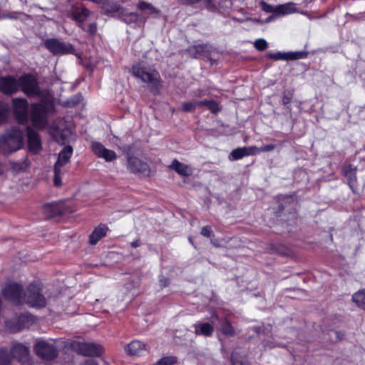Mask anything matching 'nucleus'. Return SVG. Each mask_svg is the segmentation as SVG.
<instances>
[{"instance_id":"a878e982","label":"nucleus","mask_w":365,"mask_h":365,"mask_svg":"<svg viewBox=\"0 0 365 365\" xmlns=\"http://www.w3.org/2000/svg\"><path fill=\"white\" fill-rule=\"evenodd\" d=\"M138 8L146 14H158L159 11L150 4L145 1H140Z\"/></svg>"},{"instance_id":"09e8293b","label":"nucleus","mask_w":365,"mask_h":365,"mask_svg":"<svg viewBox=\"0 0 365 365\" xmlns=\"http://www.w3.org/2000/svg\"><path fill=\"white\" fill-rule=\"evenodd\" d=\"M208 100L205 101H196L197 108H200L202 106H207Z\"/></svg>"},{"instance_id":"2eb2a0df","label":"nucleus","mask_w":365,"mask_h":365,"mask_svg":"<svg viewBox=\"0 0 365 365\" xmlns=\"http://www.w3.org/2000/svg\"><path fill=\"white\" fill-rule=\"evenodd\" d=\"M125 352L130 356H140L148 351V348L143 342L134 340L125 346Z\"/></svg>"},{"instance_id":"9d476101","label":"nucleus","mask_w":365,"mask_h":365,"mask_svg":"<svg viewBox=\"0 0 365 365\" xmlns=\"http://www.w3.org/2000/svg\"><path fill=\"white\" fill-rule=\"evenodd\" d=\"M128 167L131 172L144 176H148L150 172L146 163L135 157L128 158Z\"/></svg>"},{"instance_id":"423d86ee","label":"nucleus","mask_w":365,"mask_h":365,"mask_svg":"<svg viewBox=\"0 0 365 365\" xmlns=\"http://www.w3.org/2000/svg\"><path fill=\"white\" fill-rule=\"evenodd\" d=\"M72 349L77 353L83 356H100L103 349L100 344L84 341H73L71 344Z\"/></svg>"},{"instance_id":"a19ab883","label":"nucleus","mask_w":365,"mask_h":365,"mask_svg":"<svg viewBox=\"0 0 365 365\" xmlns=\"http://www.w3.org/2000/svg\"><path fill=\"white\" fill-rule=\"evenodd\" d=\"M246 151L247 153V156L254 155L261 153L259 151V148L256 146L246 147Z\"/></svg>"},{"instance_id":"c85d7f7f","label":"nucleus","mask_w":365,"mask_h":365,"mask_svg":"<svg viewBox=\"0 0 365 365\" xmlns=\"http://www.w3.org/2000/svg\"><path fill=\"white\" fill-rule=\"evenodd\" d=\"M207 49V46L204 45H197L195 46L190 49V52L191 53H194L195 57H199L202 56L205 50Z\"/></svg>"},{"instance_id":"3c124183","label":"nucleus","mask_w":365,"mask_h":365,"mask_svg":"<svg viewBox=\"0 0 365 365\" xmlns=\"http://www.w3.org/2000/svg\"><path fill=\"white\" fill-rule=\"evenodd\" d=\"M80 365H98V364L93 360H86V361L81 364Z\"/></svg>"},{"instance_id":"4be33fe9","label":"nucleus","mask_w":365,"mask_h":365,"mask_svg":"<svg viewBox=\"0 0 365 365\" xmlns=\"http://www.w3.org/2000/svg\"><path fill=\"white\" fill-rule=\"evenodd\" d=\"M108 228L106 225H99L92 232L89 237L90 243L92 245L96 244L102 237H103Z\"/></svg>"},{"instance_id":"37998d69","label":"nucleus","mask_w":365,"mask_h":365,"mask_svg":"<svg viewBox=\"0 0 365 365\" xmlns=\"http://www.w3.org/2000/svg\"><path fill=\"white\" fill-rule=\"evenodd\" d=\"M274 148H275L274 145L269 144V145H266L260 147L259 151L260 152H269V151L273 150Z\"/></svg>"},{"instance_id":"5fc2aeb1","label":"nucleus","mask_w":365,"mask_h":365,"mask_svg":"<svg viewBox=\"0 0 365 365\" xmlns=\"http://www.w3.org/2000/svg\"><path fill=\"white\" fill-rule=\"evenodd\" d=\"M277 16H274V14H272V16H270L269 17H268L267 19H266V22H269L271 21H273L275 18H277Z\"/></svg>"},{"instance_id":"f257e3e1","label":"nucleus","mask_w":365,"mask_h":365,"mask_svg":"<svg viewBox=\"0 0 365 365\" xmlns=\"http://www.w3.org/2000/svg\"><path fill=\"white\" fill-rule=\"evenodd\" d=\"M19 83L28 96L40 97L41 102L31 106V118L35 127L44 128L48 123V115L54 111L52 95L48 91L40 92L36 78L31 75L21 77Z\"/></svg>"},{"instance_id":"79ce46f5","label":"nucleus","mask_w":365,"mask_h":365,"mask_svg":"<svg viewBox=\"0 0 365 365\" xmlns=\"http://www.w3.org/2000/svg\"><path fill=\"white\" fill-rule=\"evenodd\" d=\"M292 99V93L290 92H284L283 94L282 101L284 104H288Z\"/></svg>"},{"instance_id":"39448f33","label":"nucleus","mask_w":365,"mask_h":365,"mask_svg":"<svg viewBox=\"0 0 365 365\" xmlns=\"http://www.w3.org/2000/svg\"><path fill=\"white\" fill-rule=\"evenodd\" d=\"M23 302L34 307H43L46 305L44 297L41 294L40 288L36 284L29 286L24 293Z\"/></svg>"},{"instance_id":"0eeeda50","label":"nucleus","mask_w":365,"mask_h":365,"mask_svg":"<svg viewBox=\"0 0 365 365\" xmlns=\"http://www.w3.org/2000/svg\"><path fill=\"white\" fill-rule=\"evenodd\" d=\"M4 297L16 304L23 303L24 294L22 287L17 283H9L2 289Z\"/></svg>"},{"instance_id":"473e14b6","label":"nucleus","mask_w":365,"mask_h":365,"mask_svg":"<svg viewBox=\"0 0 365 365\" xmlns=\"http://www.w3.org/2000/svg\"><path fill=\"white\" fill-rule=\"evenodd\" d=\"M344 174L348 179L349 185L351 187L352 184L356 181L354 170L350 168L349 169L345 170Z\"/></svg>"},{"instance_id":"aec40b11","label":"nucleus","mask_w":365,"mask_h":365,"mask_svg":"<svg viewBox=\"0 0 365 365\" xmlns=\"http://www.w3.org/2000/svg\"><path fill=\"white\" fill-rule=\"evenodd\" d=\"M51 135L53 136L55 140L61 144L66 143L68 138L71 135V131L69 129L63 130L59 127H57L56 129H52L51 130Z\"/></svg>"},{"instance_id":"20e7f679","label":"nucleus","mask_w":365,"mask_h":365,"mask_svg":"<svg viewBox=\"0 0 365 365\" xmlns=\"http://www.w3.org/2000/svg\"><path fill=\"white\" fill-rule=\"evenodd\" d=\"M34 349L38 356L46 360H52L58 355L57 348L53 340H38Z\"/></svg>"},{"instance_id":"de8ad7c7","label":"nucleus","mask_w":365,"mask_h":365,"mask_svg":"<svg viewBox=\"0 0 365 365\" xmlns=\"http://www.w3.org/2000/svg\"><path fill=\"white\" fill-rule=\"evenodd\" d=\"M104 9L107 12L111 13V12L118 11L119 10V6L118 4H114L113 6H111L110 9H108L106 7V6H105Z\"/></svg>"},{"instance_id":"a18cd8bd","label":"nucleus","mask_w":365,"mask_h":365,"mask_svg":"<svg viewBox=\"0 0 365 365\" xmlns=\"http://www.w3.org/2000/svg\"><path fill=\"white\" fill-rule=\"evenodd\" d=\"M179 2L183 4H186V5H192V4H197L198 2H200L201 0H178Z\"/></svg>"},{"instance_id":"ea45409f","label":"nucleus","mask_w":365,"mask_h":365,"mask_svg":"<svg viewBox=\"0 0 365 365\" xmlns=\"http://www.w3.org/2000/svg\"><path fill=\"white\" fill-rule=\"evenodd\" d=\"M207 108L212 113H217L219 110L218 104L214 101H209Z\"/></svg>"},{"instance_id":"58836bf2","label":"nucleus","mask_w":365,"mask_h":365,"mask_svg":"<svg viewBox=\"0 0 365 365\" xmlns=\"http://www.w3.org/2000/svg\"><path fill=\"white\" fill-rule=\"evenodd\" d=\"M197 108L196 101L195 102H187L184 103L182 105V109L185 111H192Z\"/></svg>"},{"instance_id":"1a4fd4ad","label":"nucleus","mask_w":365,"mask_h":365,"mask_svg":"<svg viewBox=\"0 0 365 365\" xmlns=\"http://www.w3.org/2000/svg\"><path fill=\"white\" fill-rule=\"evenodd\" d=\"M13 108L18 122L24 123L27 121L28 103L25 99L14 98L13 100Z\"/></svg>"},{"instance_id":"864d4df0","label":"nucleus","mask_w":365,"mask_h":365,"mask_svg":"<svg viewBox=\"0 0 365 365\" xmlns=\"http://www.w3.org/2000/svg\"><path fill=\"white\" fill-rule=\"evenodd\" d=\"M6 118L5 110L0 109V123L2 122Z\"/></svg>"},{"instance_id":"8fccbe9b","label":"nucleus","mask_w":365,"mask_h":365,"mask_svg":"<svg viewBox=\"0 0 365 365\" xmlns=\"http://www.w3.org/2000/svg\"><path fill=\"white\" fill-rule=\"evenodd\" d=\"M96 31V25L95 24H91L88 26V32L90 34H94Z\"/></svg>"},{"instance_id":"b1692460","label":"nucleus","mask_w":365,"mask_h":365,"mask_svg":"<svg viewBox=\"0 0 365 365\" xmlns=\"http://www.w3.org/2000/svg\"><path fill=\"white\" fill-rule=\"evenodd\" d=\"M351 299L358 307L365 311V289L354 293Z\"/></svg>"},{"instance_id":"4468645a","label":"nucleus","mask_w":365,"mask_h":365,"mask_svg":"<svg viewBox=\"0 0 365 365\" xmlns=\"http://www.w3.org/2000/svg\"><path fill=\"white\" fill-rule=\"evenodd\" d=\"M28 148L33 153H38L41 151V140L39 135L31 128H27Z\"/></svg>"},{"instance_id":"c756f323","label":"nucleus","mask_w":365,"mask_h":365,"mask_svg":"<svg viewBox=\"0 0 365 365\" xmlns=\"http://www.w3.org/2000/svg\"><path fill=\"white\" fill-rule=\"evenodd\" d=\"M177 359L175 356H165L158 361V365H173L176 362Z\"/></svg>"},{"instance_id":"cd10ccee","label":"nucleus","mask_w":365,"mask_h":365,"mask_svg":"<svg viewBox=\"0 0 365 365\" xmlns=\"http://www.w3.org/2000/svg\"><path fill=\"white\" fill-rule=\"evenodd\" d=\"M222 331L228 336H234L235 330L230 322L227 319H224L221 324Z\"/></svg>"},{"instance_id":"ddd939ff","label":"nucleus","mask_w":365,"mask_h":365,"mask_svg":"<svg viewBox=\"0 0 365 365\" xmlns=\"http://www.w3.org/2000/svg\"><path fill=\"white\" fill-rule=\"evenodd\" d=\"M19 83L11 76L0 78V91L5 94H12L19 89Z\"/></svg>"},{"instance_id":"c9c22d12","label":"nucleus","mask_w":365,"mask_h":365,"mask_svg":"<svg viewBox=\"0 0 365 365\" xmlns=\"http://www.w3.org/2000/svg\"><path fill=\"white\" fill-rule=\"evenodd\" d=\"M63 173L62 170H55L54 169V178H53V183L56 186L59 187L61 185V176Z\"/></svg>"},{"instance_id":"c03bdc74","label":"nucleus","mask_w":365,"mask_h":365,"mask_svg":"<svg viewBox=\"0 0 365 365\" xmlns=\"http://www.w3.org/2000/svg\"><path fill=\"white\" fill-rule=\"evenodd\" d=\"M211 234V227L209 226H205L201 230V235L205 237H210Z\"/></svg>"},{"instance_id":"9b49d317","label":"nucleus","mask_w":365,"mask_h":365,"mask_svg":"<svg viewBox=\"0 0 365 365\" xmlns=\"http://www.w3.org/2000/svg\"><path fill=\"white\" fill-rule=\"evenodd\" d=\"M92 150L98 158H103L107 162L113 161L117 158V155L113 150L107 149L98 142L93 143Z\"/></svg>"},{"instance_id":"2f4dec72","label":"nucleus","mask_w":365,"mask_h":365,"mask_svg":"<svg viewBox=\"0 0 365 365\" xmlns=\"http://www.w3.org/2000/svg\"><path fill=\"white\" fill-rule=\"evenodd\" d=\"M11 361V357L4 349L0 350V365H7Z\"/></svg>"},{"instance_id":"6e6552de","label":"nucleus","mask_w":365,"mask_h":365,"mask_svg":"<svg viewBox=\"0 0 365 365\" xmlns=\"http://www.w3.org/2000/svg\"><path fill=\"white\" fill-rule=\"evenodd\" d=\"M45 46L54 55L74 53V48L71 43L62 42L57 39H48L45 42Z\"/></svg>"},{"instance_id":"bb28decb","label":"nucleus","mask_w":365,"mask_h":365,"mask_svg":"<svg viewBox=\"0 0 365 365\" xmlns=\"http://www.w3.org/2000/svg\"><path fill=\"white\" fill-rule=\"evenodd\" d=\"M29 164L27 160L24 159L21 161L18 162H12L11 163V169L16 173L21 172L26 170Z\"/></svg>"},{"instance_id":"6ab92c4d","label":"nucleus","mask_w":365,"mask_h":365,"mask_svg":"<svg viewBox=\"0 0 365 365\" xmlns=\"http://www.w3.org/2000/svg\"><path fill=\"white\" fill-rule=\"evenodd\" d=\"M196 335H203L205 336H211L214 331V327L208 322H198L193 325Z\"/></svg>"},{"instance_id":"72a5a7b5","label":"nucleus","mask_w":365,"mask_h":365,"mask_svg":"<svg viewBox=\"0 0 365 365\" xmlns=\"http://www.w3.org/2000/svg\"><path fill=\"white\" fill-rule=\"evenodd\" d=\"M237 352L234 351L232 355V365H249L245 359L239 360L237 359Z\"/></svg>"},{"instance_id":"412c9836","label":"nucleus","mask_w":365,"mask_h":365,"mask_svg":"<svg viewBox=\"0 0 365 365\" xmlns=\"http://www.w3.org/2000/svg\"><path fill=\"white\" fill-rule=\"evenodd\" d=\"M170 168L182 176H190L192 174V168L187 165L183 164L177 160H174Z\"/></svg>"},{"instance_id":"603ef678","label":"nucleus","mask_w":365,"mask_h":365,"mask_svg":"<svg viewBox=\"0 0 365 365\" xmlns=\"http://www.w3.org/2000/svg\"><path fill=\"white\" fill-rule=\"evenodd\" d=\"M140 241L139 240H136L131 242L130 245L133 248L138 247L140 245Z\"/></svg>"},{"instance_id":"49530a36","label":"nucleus","mask_w":365,"mask_h":365,"mask_svg":"<svg viewBox=\"0 0 365 365\" xmlns=\"http://www.w3.org/2000/svg\"><path fill=\"white\" fill-rule=\"evenodd\" d=\"M53 207H54V205L53 204H48V205L44 206V210L46 212L48 210H51V215L57 214L58 212H57V210H54Z\"/></svg>"},{"instance_id":"7c9ffc66","label":"nucleus","mask_w":365,"mask_h":365,"mask_svg":"<svg viewBox=\"0 0 365 365\" xmlns=\"http://www.w3.org/2000/svg\"><path fill=\"white\" fill-rule=\"evenodd\" d=\"M261 9L266 13H272L276 16L277 14V6H272L267 4L264 1L260 2Z\"/></svg>"},{"instance_id":"f8f14e48","label":"nucleus","mask_w":365,"mask_h":365,"mask_svg":"<svg viewBox=\"0 0 365 365\" xmlns=\"http://www.w3.org/2000/svg\"><path fill=\"white\" fill-rule=\"evenodd\" d=\"M34 322V318L31 314H24L19 316L17 322L14 324H11L10 322L6 321V327L11 331H17L21 329L29 327Z\"/></svg>"},{"instance_id":"a211bd4d","label":"nucleus","mask_w":365,"mask_h":365,"mask_svg":"<svg viewBox=\"0 0 365 365\" xmlns=\"http://www.w3.org/2000/svg\"><path fill=\"white\" fill-rule=\"evenodd\" d=\"M11 354L19 361H25L28 359L29 351L27 346L21 344H16L12 346Z\"/></svg>"},{"instance_id":"e433bc0d","label":"nucleus","mask_w":365,"mask_h":365,"mask_svg":"<svg viewBox=\"0 0 365 365\" xmlns=\"http://www.w3.org/2000/svg\"><path fill=\"white\" fill-rule=\"evenodd\" d=\"M88 14H89L88 10H87L85 8H82L81 9V11L78 12L76 15L75 18H76V21H83L84 20V19L88 16Z\"/></svg>"},{"instance_id":"f3484780","label":"nucleus","mask_w":365,"mask_h":365,"mask_svg":"<svg viewBox=\"0 0 365 365\" xmlns=\"http://www.w3.org/2000/svg\"><path fill=\"white\" fill-rule=\"evenodd\" d=\"M267 56L269 58L279 60H296L302 58L303 54L300 52H276L268 53Z\"/></svg>"},{"instance_id":"4d7b16f0","label":"nucleus","mask_w":365,"mask_h":365,"mask_svg":"<svg viewBox=\"0 0 365 365\" xmlns=\"http://www.w3.org/2000/svg\"><path fill=\"white\" fill-rule=\"evenodd\" d=\"M208 5L210 6H212V4L210 1H208Z\"/></svg>"},{"instance_id":"4c0bfd02","label":"nucleus","mask_w":365,"mask_h":365,"mask_svg":"<svg viewBox=\"0 0 365 365\" xmlns=\"http://www.w3.org/2000/svg\"><path fill=\"white\" fill-rule=\"evenodd\" d=\"M140 19L138 14L135 13H130L129 14L126 15L124 18V21L127 24H131L133 22H137Z\"/></svg>"},{"instance_id":"5701e85b","label":"nucleus","mask_w":365,"mask_h":365,"mask_svg":"<svg viewBox=\"0 0 365 365\" xmlns=\"http://www.w3.org/2000/svg\"><path fill=\"white\" fill-rule=\"evenodd\" d=\"M295 12H297V9L294 4L293 3H287L277 6L276 16L289 15Z\"/></svg>"},{"instance_id":"393cba45","label":"nucleus","mask_w":365,"mask_h":365,"mask_svg":"<svg viewBox=\"0 0 365 365\" xmlns=\"http://www.w3.org/2000/svg\"><path fill=\"white\" fill-rule=\"evenodd\" d=\"M245 156H247L246 151V147L238 148L234 149L230 154L229 159L231 160H237L242 158Z\"/></svg>"},{"instance_id":"6e6d98bb","label":"nucleus","mask_w":365,"mask_h":365,"mask_svg":"<svg viewBox=\"0 0 365 365\" xmlns=\"http://www.w3.org/2000/svg\"><path fill=\"white\" fill-rule=\"evenodd\" d=\"M3 173V168L2 165L0 164V175Z\"/></svg>"},{"instance_id":"dca6fc26","label":"nucleus","mask_w":365,"mask_h":365,"mask_svg":"<svg viewBox=\"0 0 365 365\" xmlns=\"http://www.w3.org/2000/svg\"><path fill=\"white\" fill-rule=\"evenodd\" d=\"M73 153L71 146L67 145L58 153V159L54 165L55 170H62V168L68 163Z\"/></svg>"},{"instance_id":"f03ea898","label":"nucleus","mask_w":365,"mask_h":365,"mask_svg":"<svg viewBox=\"0 0 365 365\" xmlns=\"http://www.w3.org/2000/svg\"><path fill=\"white\" fill-rule=\"evenodd\" d=\"M24 143V133L19 128L8 130L0 137V149L9 154L19 150Z\"/></svg>"},{"instance_id":"7ed1b4c3","label":"nucleus","mask_w":365,"mask_h":365,"mask_svg":"<svg viewBox=\"0 0 365 365\" xmlns=\"http://www.w3.org/2000/svg\"><path fill=\"white\" fill-rule=\"evenodd\" d=\"M131 73L143 82L147 83L153 87L157 86L160 77L155 70L138 63L133 66Z\"/></svg>"},{"instance_id":"f704fd0d","label":"nucleus","mask_w":365,"mask_h":365,"mask_svg":"<svg viewBox=\"0 0 365 365\" xmlns=\"http://www.w3.org/2000/svg\"><path fill=\"white\" fill-rule=\"evenodd\" d=\"M254 45L255 47L259 51H264L267 48V43L263 38L257 39Z\"/></svg>"}]
</instances>
